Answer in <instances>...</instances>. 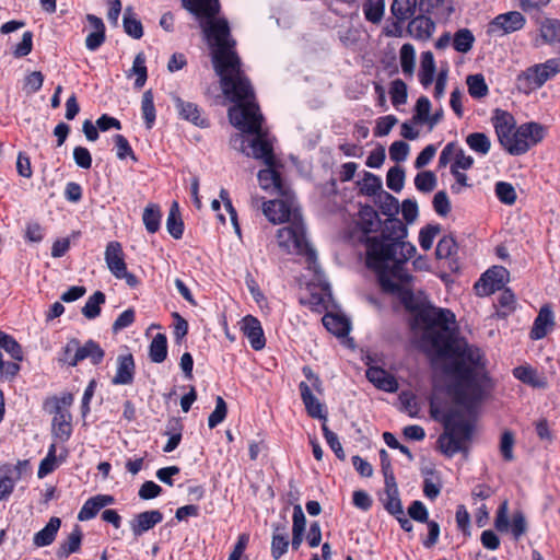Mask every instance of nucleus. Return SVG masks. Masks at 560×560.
<instances>
[{
    "label": "nucleus",
    "mask_w": 560,
    "mask_h": 560,
    "mask_svg": "<svg viewBox=\"0 0 560 560\" xmlns=\"http://www.w3.org/2000/svg\"><path fill=\"white\" fill-rule=\"evenodd\" d=\"M60 526L61 520L59 517H50L46 526L34 535L33 544L38 548L51 545L56 539Z\"/></svg>",
    "instance_id": "25"
},
{
    "label": "nucleus",
    "mask_w": 560,
    "mask_h": 560,
    "mask_svg": "<svg viewBox=\"0 0 560 560\" xmlns=\"http://www.w3.org/2000/svg\"><path fill=\"white\" fill-rule=\"evenodd\" d=\"M79 340L75 338L70 339L61 350L59 361L70 366H75L79 363Z\"/></svg>",
    "instance_id": "45"
},
{
    "label": "nucleus",
    "mask_w": 560,
    "mask_h": 560,
    "mask_svg": "<svg viewBox=\"0 0 560 560\" xmlns=\"http://www.w3.org/2000/svg\"><path fill=\"white\" fill-rule=\"evenodd\" d=\"M390 100L394 106L402 105L407 102V85L400 80H394L389 89Z\"/></svg>",
    "instance_id": "50"
},
{
    "label": "nucleus",
    "mask_w": 560,
    "mask_h": 560,
    "mask_svg": "<svg viewBox=\"0 0 560 560\" xmlns=\"http://www.w3.org/2000/svg\"><path fill=\"white\" fill-rule=\"evenodd\" d=\"M56 452H57L56 444H51L48 448V453H47L46 457L39 464L38 471H37L38 478H44L47 475L51 474L56 469V467H57Z\"/></svg>",
    "instance_id": "49"
},
{
    "label": "nucleus",
    "mask_w": 560,
    "mask_h": 560,
    "mask_svg": "<svg viewBox=\"0 0 560 560\" xmlns=\"http://www.w3.org/2000/svg\"><path fill=\"white\" fill-rule=\"evenodd\" d=\"M545 135V127L538 122L522 124L516 128L505 151L511 155L525 154L532 147L542 141Z\"/></svg>",
    "instance_id": "6"
},
{
    "label": "nucleus",
    "mask_w": 560,
    "mask_h": 560,
    "mask_svg": "<svg viewBox=\"0 0 560 560\" xmlns=\"http://www.w3.org/2000/svg\"><path fill=\"white\" fill-rule=\"evenodd\" d=\"M52 434L61 442H67L72 434L71 415L60 405L56 406L52 418Z\"/></svg>",
    "instance_id": "19"
},
{
    "label": "nucleus",
    "mask_w": 560,
    "mask_h": 560,
    "mask_svg": "<svg viewBox=\"0 0 560 560\" xmlns=\"http://www.w3.org/2000/svg\"><path fill=\"white\" fill-rule=\"evenodd\" d=\"M105 294L101 291L94 292L85 302L82 314L88 319L96 318L101 313V305L105 303Z\"/></svg>",
    "instance_id": "41"
},
{
    "label": "nucleus",
    "mask_w": 560,
    "mask_h": 560,
    "mask_svg": "<svg viewBox=\"0 0 560 560\" xmlns=\"http://www.w3.org/2000/svg\"><path fill=\"white\" fill-rule=\"evenodd\" d=\"M243 332L254 350H261L266 345L264 330L260 322L250 315L243 318Z\"/></svg>",
    "instance_id": "20"
},
{
    "label": "nucleus",
    "mask_w": 560,
    "mask_h": 560,
    "mask_svg": "<svg viewBox=\"0 0 560 560\" xmlns=\"http://www.w3.org/2000/svg\"><path fill=\"white\" fill-rule=\"evenodd\" d=\"M136 364L131 353L117 357L116 374L112 380L114 385H130L133 382Z\"/></svg>",
    "instance_id": "17"
},
{
    "label": "nucleus",
    "mask_w": 560,
    "mask_h": 560,
    "mask_svg": "<svg viewBox=\"0 0 560 560\" xmlns=\"http://www.w3.org/2000/svg\"><path fill=\"white\" fill-rule=\"evenodd\" d=\"M407 228L400 220H389L380 237L365 241L366 266L376 272L384 292L395 294L407 310L416 308L412 277L405 264L415 255L416 247L406 241Z\"/></svg>",
    "instance_id": "3"
},
{
    "label": "nucleus",
    "mask_w": 560,
    "mask_h": 560,
    "mask_svg": "<svg viewBox=\"0 0 560 560\" xmlns=\"http://www.w3.org/2000/svg\"><path fill=\"white\" fill-rule=\"evenodd\" d=\"M556 326L555 313L550 304H544L535 318L529 337L532 340L545 338Z\"/></svg>",
    "instance_id": "15"
},
{
    "label": "nucleus",
    "mask_w": 560,
    "mask_h": 560,
    "mask_svg": "<svg viewBox=\"0 0 560 560\" xmlns=\"http://www.w3.org/2000/svg\"><path fill=\"white\" fill-rule=\"evenodd\" d=\"M389 220L390 219H387L384 223H382L377 211L373 207H361L358 214L357 225L364 234L362 243L365 245V241L368 238L382 236L383 230Z\"/></svg>",
    "instance_id": "9"
},
{
    "label": "nucleus",
    "mask_w": 560,
    "mask_h": 560,
    "mask_svg": "<svg viewBox=\"0 0 560 560\" xmlns=\"http://www.w3.org/2000/svg\"><path fill=\"white\" fill-rule=\"evenodd\" d=\"M540 37L545 44L556 46L560 50V21L557 19H545L539 27Z\"/></svg>",
    "instance_id": "27"
},
{
    "label": "nucleus",
    "mask_w": 560,
    "mask_h": 560,
    "mask_svg": "<svg viewBox=\"0 0 560 560\" xmlns=\"http://www.w3.org/2000/svg\"><path fill=\"white\" fill-rule=\"evenodd\" d=\"M273 200L262 202V213L273 224L290 222L301 215L294 194L277 196Z\"/></svg>",
    "instance_id": "7"
},
{
    "label": "nucleus",
    "mask_w": 560,
    "mask_h": 560,
    "mask_svg": "<svg viewBox=\"0 0 560 560\" xmlns=\"http://www.w3.org/2000/svg\"><path fill=\"white\" fill-rule=\"evenodd\" d=\"M105 352L97 342L90 339L83 346L79 342V362L90 359L94 365L100 364L104 359Z\"/></svg>",
    "instance_id": "32"
},
{
    "label": "nucleus",
    "mask_w": 560,
    "mask_h": 560,
    "mask_svg": "<svg viewBox=\"0 0 560 560\" xmlns=\"http://www.w3.org/2000/svg\"><path fill=\"white\" fill-rule=\"evenodd\" d=\"M495 195L498 199L505 205H513L516 201V191L512 184L498 182L495 184Z\"/></svg>",
    "instance_id": "48"
},
{
    "label": "nucleus",
    "mask_w": 560,
    "mask_h": 560,
    "mask_svg": "<svg viewBox=\"0 0 560 560\" xmlns=\"http://www.w3.org/2000/svg\"><path fill=\"white\" fill-rule=\"evenodd\" d=\"M396 124H397V118L394 115H387L384 117H380L376 121V127L374 129V136L375 137L387 136Z\"/></svg>",
    "instance_id": "61"
},
{
    "label": "nucleus",
    "mask_w": 560,
    "mask_h": 560,
    "mask_svg": "<svg viewBox=\"0 0 560 560\" xmlns=\"http://www.w3.org/2000/svg\"><path fill=\"white\" fill-rule=\"evenodd\" d=\"M2 351H5L14 361L23 360V350L20 343L12 336L0 330V369L4 362Z\"/></svg>",
    "instance_id": "28"
},
{
    "label": "nucleus",
    "mask_w": 560,
    "mask_h": 560,
    "mask_svg": "<svg viewBox=\"0 0 560 560\" xmlns=\"http://www.w3.org/2000/svg\"><path fill=\"white\" fill-rule=\"evenodd\" d=\"M409 154V144L405 141H395L389 147V158L395 162H404Z\"/></svg>",
    "instance_id": "62"
},
{
    "label": "nucleus",
    "mask_w": 560,
    "mask_h": 560,
    "mask_svg": "<svg viewBox=\"0 0 560 560\" xmlns=\"http://www.w3.org/2000/svg\"><path fill=\"white\" fill-rule=\"evenodd\" d=\"M131 74H135L137 78H136V81H135V86L137 89H141L145 82H147V79H148V70H147V66H145V56L143 52H139L136 57H135V60H133V63H132V68L130 70V73L128 74L131 75Z\"/></svg>",
    "instance_id": "43"
},
{
    "label": "nucleus",
    "mask_w": 560,
    "mask_h": 560,
    "mask_svg": "<svg viewBox=\"0 0 560 560\" xmlns=\"http://www.w3.org/2000/svg\"><path fill=\"white\" fill-rule=\"evenodd\" d=\"M167 357V338L164 334H156L149 346V358L153 363H162Z\"/></svg>",
    "instance_id": "33"
},
{
    "label": "nucleus",
    "mask_w": 560,
    "mask_h": 560,
    "mask_svg": "<svg viewBox=\"0 0 560 560\" xmlns=\"http://www.w3.org/2000/svg\"><path fill=\"white\" fill-rule=\"evenodd\" d=\"M416 320L422 327V341L439 357L453 358L446 366L452 376L447 394L457 408L442 412L434 399L430 400L432 418L441 420L444 433L438 440L440 450L448 457L464 451L472 434V413L485 395L488 381L481 351L456 337L455 315L444 308L427 306L417 313Z\"/></svg>",
    "instance_id": "1"
},
{
    "label": "nucleus",
    "mask_w": 560,
    "mask_h": 560,
    "mask_svg": "<svg viewBox=\"0 0 560 560\" xmlns=\"http://www.w3.org/2000/svg\"><path fill=\"white\" fill-rule=\"evenodd\" d=\"M163 521V514L159 510H149L136 514L129 522L130 529L135 537H140L148 530L154 528Z\"/></svg>",
    "instance_id": "16"
},
{
    "label": "nucleus",
    "mask_w": 560,
    "mask_h": 560,
    "mask_svg": "<svg viewBox=\"0 0 560 560\" xmlns=\"http://www.w3.org/2000/svg\"><path fill=\"white\" fill-rule=\"evenodd\" d=\"M399 61L402 73L407 77H412L416 65V50L413 45L406 43L399 50Z\"/></svg>",
    "instance_id": "37"
},
{
    "label": "nucleus",
    "mask_w": 560,
    "mask_h": 560,
    "mask_svg": "<svg viewBox=\"0 0 560 560\" xmlns=\"http://www.w3.org/2000/svg\"><path fill=\"white\" fill-rule=\"evenodd\" d=\"M226 413H228L226 404L221 396H218L215 399V408L210 413V416L208 418L209 428L213 429L217 425H219L225 419Z\"/></svg>",
    "instance_id": "51"
},
{
    "label": "nucleus",
    "mask_w": 560,
    "mask_h": 560,
    "mask_svg": "<svg viewBox=\"0 0 560 560\" xmlns=\"http://www.w3.org/2000/svg\"><path fill=\"white\" fill-rule=\"evenodd\" d=\"M466 143L474 152L486 155L491 149V141L483 132H472L466 137Z\"/></svg>",
    "instance_id": "40"
},
{
    "label": "nucleus",
    "mask_w": 560,
    "mask_h": 560,
    "mask_svg": "<svg viewBox=\"0 0 560 560\" xmlns=\"http://www.w3.org/2000/svg\"><path fill=\"white\" fill-rule=\"evenodd\" d=\"M173 102L178 113V116L182 119L189 121L190 124L199 128L209 127V119L203 115L202 110L197 104L184 101L179 96H174Z\"/></svg>",
    "instance_id": "13"
},
{
    "label": "nucleus",
    "mask_w": 560,
    "mask_h": 560,
    "mask_svg": "<svg viewBox=\"0 0 560 560\" xmlns=\"http://www.w3.org/2000/svg\"><path fill=\"white\" fill-rule=\"evenodd\" d=\"M257 176L259 186L270 195L281 196L284 194H293L283 183L276 166H267V168L260 170Z\"/></svg>",
    "instance_id": "12"
},
{
    "label": "nucleus",
    "mask_w": 560,
    "mask_h": 560,
    "mask_svg": "<svg viewBox=\"0 0 560 560\" xmlns=\"http://www.w3.org/2000/svg\"><path fill=\"white\" fill-rule=\"evenodd\" d=\"M492 125L494 127L500 144L506 149L510 140L516 130V122L512 114L503 109H495L492 116Z\"/></svg>",
    "instance_id": "11"
},
{
    "label": "nucleus",
    "mask_w": 560,
    "mask_h": 560,
    "mask_svg": "<svg viewBox=\"0 0 560 560\" xmlns=\"http://www.w3.org/2000/svg\"><path fill=\"white\" fill-rule=\"evenodd\" d=\"M435 30L433 20L425 15H418L413 18L408 24L409 34L419 40L429 39Z\"/></svg>",
    "instance_id": "23"
},
{
    "label": "nucleus",
    "mask_w": 560,
    "mask_h": 560,
    "mask_svg": "<svg viewBox=\"0 0 560 560\" xmlns=\"http://www.w3.org/2000/svg\"><path fill=\"white\" fill-rule=\"evenodd\" d=\"M141 112L145 127L151 129L154 126L156 112L154 106V97L152 90H147L141 100Z\"/></svg>",
    "instance_id": "38"
},
{
    "label": "nucleus",
    "mask_w": 560,
    "mask_h": 560,
    "mask_svg": "<svg viewBox=\"0 0 560 560\" xmlns=\"http://www.w3.org/2000/svg\"><path fill=\"white\" fill-rule=\"evenodd\" d=\"M166 229L175 240H179L183 236L184 223L176 202H174L170 209L166 220Z\"/></svg>",
    "instance_id": "36"
},
{
    "label": "nucleus",
    "mask_w": 560,
    "mask_h": 560,
    "mask_svg": "<svg viewBox=\"0 0 560 560\" xmlns=\"http://www.w3.org/2000/svg\"><path fill=\"white\" fill-rule=\"evenodd\" d=\"M183 7L189 12L206 20L201 23L205 35L212 48V63L223 94L235 105L229 109V118L233 126L255 137L247 141L244 136L236 135L234 140L241 141V150L247 156L262 160L267 166H277L273 148L267 135L261 130L264 117L255 101V93L249 79L242 70V62L236 54L235 40L231 38L229 23L225 19H214L219 12L218 0H183Z\"/></svg>",
    "instance_id": "2"
},
{
    "label": "nucleus",
    "mask_w": 560,
    "mask_h": 560,
    "mask_svg": "<svg viewBox=\"0 0 560 560\" xmlns=\"http://www.w3.org/2000/svg\"><path fill=\"white\" fill-rule=\"evenodd\" d=\"M475 36L468 28H460L455 32L452 45L457 52L467 54L474 46Z\"/></svg>",
    "instance_id": "39"
},
{
    "label": "nucleus",
    "mask_w": 560,
    "mask_h": 560,
    "mask_svg": "<svg viewBox=\"0 0 560 560\" xmlns=\"http://www.w3.org/2000/svg\"><path fill=\"white\" fill-rule=\"evenodd\" d=\"M322 320L326 329L338 337H343L350 331V322L341 315L327 313Z\"/></svg>",
    "instance_id": "31"
},
{
    "label": "nucleus",
    "mask_w": 560,
    "mask_h": 560,
    "mask_svg": "<svg viewBox=\"0 0 560 560\" xmlns=\"http://www.w3.org/2000/svg\"><path fill=\"white\" fill-rule=\"evenodd\" d=\"M249 542V534L243 533L237 537V541L235 542L228 560H248L247 556H245V550Z\"/></svg>",
    "instance_id": "58"
},
{
    "label": "nucleus",
    "mask_w": 560,
    "mask_h": 560,
    "mask_svg": "<svg viewBox=\"0 0 560 560\" xmlns=\"http://www.w3.org/2000/svg\"><path fill=\"white\" fill-rule=\"evenodd\" d=\"M104 256L107 268L113 276L124 271V269L127 267L125 262L122 246L117 241H112L106 245Z\"/></svg>",
    "instance_id": "22"
},
{
    "label": "nucleus",
    "mask_w": 560,
    "mask_h": 560,
    "mask_svg": "<svg viewBox=\"0 0 560 560\" xmlns=\"http://www.w3.org/2000/svg\"><path fill=\"white\" fill-rule=\"evenodd\" d=\"M468 93L474 98H482L488 95L489 89L482 74H471L466 79Z\"/></svg>",
    "instance_id": "42"
},
{
    "label": "nucleus",
    "mask_w": 560,
    "mask_h": 560,
    "mask_svg": "<svg viewBox=\"0 0 560 560\" xmlns=\"http://www.w3.org/2000/svg\"><path fill=\"white\" fill-rule=\"evenodd\" d=\"M526 20L518 11H510L497 15L490 23L488 33L494 35H505L524 27Z\"/></svg>",
    "instance_id": "10"
},
{
    "label": "nucleus",
    "mask_w": 560,
    "mask_h": 560,
    "mask_svg": "<svg viewBox=\"0 0 560 560\" xmlns=\"http://www.w3.org/2000/svg\"><path fill=\"white\" fill-rule=\"evenodd\" d=\"M440 233L439 225H427L420 230L419 244L423 250H429L432 247L435 236Z\"/></svg>",
    "instance_id": "56"
},
{
    "label": "nucleus",
    "mask_w": 560,
    "mask_h": 560,
    "mask_svg": "<svg viewBox=\"0 0 560 560\" xmlns=\"http://www.w3.org/2000/svg\"><path fill=\"white\" fill-rule=\"evenodd\" d=\"M436 67L434 56L431 51H423L420 60L419 81L423 88H428L434 80Z\"/></svg>",
    "instance_id": "30"
},
{
    "label": "nucleus",
    "mask_w": 560,
    "mask_h": 560,
    "mask_svg": "<svg viewBox=\"0 0 560 560\" xmlns=\"http://www.w3.org/2000/svg\"><path fill=\"white\" fill-rule=\"evenodd\" d=\"M418 4V0H393L390 11L393 15L400 22L410 19Z\"/></svg>",
    "instance_id": "35"
},
{
    "label": "nucleus",
    "mask_w": 560,
    "mask_h": 560,
    "mask_svg": "<svg viewBox=\"0 0 560 560\" xmlns=\"http://www.w3.org/2000/svg\"><path fill=\"white\" fill-rule=\"evenodd\" d=\"M408 514L409 516L420 523H427L429 513L425 508V505L421 501H413L410 506L408 508Z\"/></svg>",
    "instance_id": "63"
},
{
    "label": "nucleus",
    "mask_w": 560,
    "mask_h": 560,
    "mask_svg": "<svg viewBox=\"0 0 560 560\" xmlns=\"http://www.w3.org/2000/svg\"><path fill=\"white\" fill-rule=\"evenodd\" d=\"M434 211L441 215L446 217L451 211V202L447 194L444 190L438 191L433 197Z\"/></svg>",
    "instance_id": "59"
},
{
    "label": "nucleus",
    "mask_w": 560,
    "mask_h": 560,
    "mask_svg": "<svg viewBox=\"0 0 560 560\" xmlns=\"http://www.w3.org/2000/svg\"><path fill=\"white\" fill-rule=\"evenodd\" d=\"M513 376L522 383L535 388H545L547 386L546 377L530 365H520L514 368Z\"/></svg>",
    "instance_id": "24"
},
{
    "label": "nucleus",
    "mask_w": 560,
    "mask_h": 560,
    "mask_svg": "<svg viewBox=\"0 0 560 560\" xmlns=\"http://www.w3.org/2000/svg\"><path fill=\"white\" fill-rule=\"evenodd\" d=\"M33 48V33L27 31L23 33L22 39L19 44L15 45L13 49V55L16 58H22L27 56Z\"/></svg>",
    "instance_id": "60"
},
{
    "label": "nucleus",
    "mask_w": 560,
    "mask_h": 560,
    "mask_svg": "<svg viewBox=\"0 0 560 560\" xmlns=\"http://www.w3.org/2000/svg\"><path fill=\"white\" fill-rule=\"evenodd\" d=\"M456 242L452 236H443L435 248V255L439 259L448 258L456 253Z\"/></svg>",
    "instance_id": "54"
},
{
    "label": "nucleus",
    "mask_w": 560,
    "mask_h": 560,
    "mask_svg": "<svg viewBox=\"0 0 560 560\" xmlns=\"http://www.w3.org/2000/svg\"><path fill=\"white\" fill-rule=\"evenodd\" d=\"M115 498L109 494H97L88 499L78 513V520L81 522L94 518L97 513L105 506L112 505Z\"/></svg>",
    "instance_id": "18"
},
{
    "label": "nucleus",
    "mask_w": 560,
    "mask_h": 560,
    "mask_svg": "<svg viewBox=\"0 0 560 560\" xmlns=\"http://www.w3.org/2000/svg\"><path fill=\"white\" fill-rule=\"evenodd\" d=\"M415 186L421 192H431L436 186V176L431 171H423L416 175Z\"/></svg>",
    "instance_id": "46"
},
{
    "label": "nucleus",
    "mask_w": 560,
    "mask_h": 560,
    "mask_svg": "<svg viewBox=\"0 0 560 560\" xmlns=\"http://www.w3.org/2000/svg\"><path fill=\"white\" fill-rule=\"evenodd\" d=\"M114 142L116 147V155L119 160H125L127 156H130L133 161H136V155L129 141L122 135H115Z\"/></svg>",
    "instance_id": "57"
},
{
    "label": "nucleus",
    "mask_w": 560,
    "mask_h": 560,
    "mask_svg": "<svg viewBox=\"0 0 560 560\" xmlns=\"http://www.w3.org/2000/svg\"><path fill=\"white\" fill-rule=\"evenodd\" d=\"M124 30L135 39H139L143 35L141 22L135 16L132 9L127 8L124 14Z\"/></svg>",
    "instance_id": "44"
},
{
    "label": "nucleus",
    "mask_w": 560,
    "mask_h": 560,
    "mask_svg": "<svg viewBox=\"0 0 560 560\" xmlns=\"http://www.w3.org/2000/svg\"><path fill=\"white\" fill-rule=\"evenodd\" d=\"M509 280V271L502 266L489 268L475 283V291L479 296H488L501 290Z\"/></svg>",
    "instance_id": "8"
},
{
    "label": "nucleus",
    "mask_w": 560,
    "mask_h": 560,
    "mask_svg": "<svg viewBox=\"0 0 560 560\" xmlns=\"http://www.w3.org/2000/svg\"><path fill=\"white\" fill-rule=\"evenodd\" d=\"M302 372L305 378L308 381V383L301 382L299 384L301 398L305 406L306 412L312 418L326 421L327 415L324 410V405L312 393V390H315L322 394L323 383L319 376L315 374L310 366H303Z\"/></svg>",
    "instance_id": "5"
},
{
    "label": "nucleus",
    "mask_w": 560,
    "mask_h": 560,
    "mask_svg": "<svg viewBox=\"0 0 560 560\" xmlns=\"http://www.w3.org/2000/svg\"><path fill=\"white\" fill-rule=\"evenodd\" d=\"M546 82L547 79L539 63L528 67L516 78L517 89L524 94H529L540 89Z\"/></svg>",
    "instance_id": "14"
},
{
    "label": "nucleus",
    "mask_w": 560,
    "mask_h": 560,
    "mask_svg": "<svg viewBox=\"0 0 560 560\" xmlns=\"http://www.w3.org/2000/svg\"><path fill=\"white\" fill-rule=\"evenodd\" d=\"M272 527L271 556L278 560L288 551L290 541L285 524H275Z\"/></svg>",
    "instance_id": "26"
},
{
    "label": "nucleus",
    "mask_w": 560,
    "mask_h": 560,
    "mask_svg": "<svg viewBox=\"0 0 560 560\" xmlns=\"http://www.w3.org/2000/svg\"><path fill=\"white\" fill-rule=\"evenodd\" d=\"M18 480L4 467L0 468V501L7 500L11 495Z\"/></svg>",
    "instance_id": "47"
},
{
    "label": "nucleus",
    "mask_w": 560,
    "mask_h": 560,
    "mask_svg": "<svg viewBox=\"0 0 560 560\" xmlns=\"http://www.w3.org/2000/svg\"><path fill=\"white\" fill-rule=\"evenodd\" d=\"M82 532L77 525L74 529L69 534L67 539L61 542L57 549V557L60 559L68 558L71 553L78 552L81 547Z\"/></svg>",
    "instance_id": "29"
},
{
    "label": "nucleus",
    "mask_w": 560,
    "mask_h": 560,
    "mask_svg": "<svg viewBox=\"0 0 560 560\" xmlns=\"http://www.w3.org/2000/svg\"><path fill=\"white\" fill-rule=\"evenodd\" d=\"M288 223L287 226L279 229L277 232L279 247L288 254L304 256L307 269L314 272V281L324 284L325 277L317 261L316 252L306 238L302 214L293 217V220Z\"/></svg>",
    "instance_id": "4"
},
{
    "label": "nucleus",
    "mask_w": 560,
    "mask_h": 560,
    "mask_svg": "<svg viewBox=\"0 0 560 560\" xmlns=\"http://www.w3.org/2000/svg\"><path fill=\"white\" fill-rule=\"evenodd\" d=\"M161 219H162V213H161L160 207L158 205L149 203L144 208L143 214H142V221L145 226V230L149 233L154 234L159 231L160 225H161Z\"/></svg>",
    "instance_id": "34"
},
{
    "label": "nucleus",
    "mask_w": 560,
    "mask_h": 560,
    "mask_svg": "<svg viewBox=\"0 0 560 560\" xmlns=\"http://www.w3.org/2000/svg\"><path fill=\"white\" fill-rule=\"evenodd\" d=\"M405 172L400 167L394 166L388 170L386 184L389 189L399 192L404 187Z\"/></svg>",
    "instance_id": "53"
},
{
    "label": "nucleus",
    "mask_w": 560,
    "mask_h": 560,
    "mask_svg": "<svg viewBox=\"0 0 560 560\" xmlns=\"http://www.w3.org/2000/svg\"><path fill=\"white\" fill-rule=\"evenodd\" d=\"M364 16L368 21L372 23L381 22L384 14V4L383 2H374L363 8Z\"/></svg>",
    "instance_id": "64"
},
{
    "label": "nucleus",
    "mask_w": 560,
    "mask_h": 560,
    "mask_svg": "<svg viewBox=\"0 0 560 560\" xmlns=\"http://www.w3.org/2000/svg\"><path fill=\"white\" fill-rule=\"evenodd\" d=\"M365 374L366 378L378 389L387 393H395L398 389L396 378L378 366H370Z\"/></svg>",
    "instance_id": "21"
},
{
    "label": "nucleus",
    "mask_w": 560,
    "mask_h": 560,
    "mask_svg": "<svg viewBox=\"0 0 560 560\" xmlns=\"http://www.w3.org/2000/svg\"><path fill=\"white\" fill-rule=\"evenodd\" d=\"M322 430L324 438L329 447L331 448V451L339 459L343 460L346 458V454L343 452L341 443L339 442L338 435L335 432L330 431L325 422L322 425Z\"/></svg>",
    "instance_id": "52"
},
{
    "label": "nucleus",
    "mask_w": 560,
    "mask_h": 560,
    "mask_svg": "<svg viewBox=\"0 0 560 560\" xmlns=\"http://www.w3.org/2000/svg\"><path fill=\"white\" fill-rule=\"evenodd\" d=\"M514 443L513 433L511 431H504L500 440V453L505 462H512L514 459Z\"/></svg>",
    "instance_id": "55"
}]
</instances>
